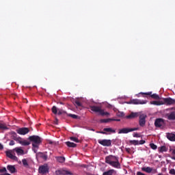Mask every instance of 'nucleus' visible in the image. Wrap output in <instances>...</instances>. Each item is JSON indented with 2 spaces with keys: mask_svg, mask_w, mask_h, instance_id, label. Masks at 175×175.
<instances>
[{
  "mask_svg": "<svg viewBox=\"0 0 175 175\" xmlns=\"http://www.w3.org/2000/svg\"><path fill=\"white\" fill-rule=\"evenodd\" d=\"M105 163H107L115 169H121V163L118 160V157L114 155H109L105 157Z\"/></svg>",
  "mask_w": 175,
  "mask_h": 175,
  "instance_id": "obj_1",
  "label": "nucleus"
},
{
  "mask_svg": "<svg viewBox=\"0 0 175 175\" xmlns=\"http://www.w3.org/2000/svg\"><path fill=\"white\" fill-rule=\"evenodd\" d=\"M28 139L32 143L33 151L35 153L38 152L39 146H40V143H42V138L38 135H31L29 136Z\"/></svg>",
  "mask_w": 175,
  "mask_h": 175,
  "instance_id": "obj_2",
  "label": "nucleus"
},
{
  "mask_svg": "<svg viewBox=\"0 0 175 175\" xmlns=\"http://www.w3.org/2000/svg\"><path fill=\"white\" fill-rule=\"evenodd\" d=\"M90 110H92V111H94V113H99L100 116H110V113L109 112H105V110L102 109V107H100L90 105Z\"/></svg>",
  "mask_w": 175,
  "mask_h": 175,
  "instance_id": "obj_3",
  "label": "nucleus"
},
{
  "mask_svg": "<svg viewBox=\"0 0 175 175\" xmlns=\"http://www.w3.org/2000/svg\"><path fill=\"white\" fill-rule=\"evenodd\" d=\"M135 131H139V127L135 128H123L120 130H119L118 133H129V132H133Z\"/></svg>",
  "mask_w": 175,
  "mask_h": 175,
  "instance_id": "obj_4",
  "label": "nucleus"
},
{
  "mask_svg": "<svg viewBox=\"0 0 175 175\" xmlns=\"http://www.w3.org/2000/svg\"><path fill=\"white\" fill-rule=\"evenodd\" d=\"M98 143L104 147L111 146V140L110 139H98Z\"/></svg>",
  "mask_w": 175,
  "mask_h": 175,
  "instance_id": "obj_5",
  "label": "nucleus"
},
{
  "mask_svg": "<svg viewBox=\"0 0 175 175\" xmlns=\"http://www.w3.org/2000/svg\"><path fill=\"white\" fill-rule=\"evenodd\" d=\"M128 105H146L147 103L146 100H142L139 99H133L131 100L130 102L127 103Z\"/></svg>",
  "mask_w": 175,
  "mask_h": 175,
  "instance_id": "obj_6",
  "label": "nucleus"
},
{
  "mask_svg": "<svg viewBox=\"0 0 175 175\" xmlns=\"http://www.w3.org/2000/svg\"><path fill=\"white\" fill-rule=\"evenodd\" d=\"M165 124V120L163 118H157L154 121V126L156 128H161V126H163Z\"/></svg>",
  "mask_w": 175,
  "mask_h": 175,
  "instance_id": "obj_7",
  "label": "nucleus"
},
{
  "mask_svg": "<svg viewBox=\"0 0 175 175\" xmlns=\"http://www.w3.org/2000/svg\"><path fill=\"white\" fill-rule=\"evenodd\" d=\"M38 172L40 174H46L49 173V167L47 165H40L38 168Z\"/></svg>",
  "mask_w": 175,
  "mask_h": 175,
  "instance_id": "obj_8",
  "label": "nucleus"
},
{
  "mask_svg": "<svg viewBox=\"0 0 175 175\" xmlns=\"http://www.w3.org/2000/svg\"><path fill=\"white\" fill-rule=\"evenodd\" d=\"M18 135H27L29 132V129L27 127H22L16 130Z\"/></svg>",
  "mask_w": 175,
  "mask_h": 175,
  "instance_id": "obj_9",
  "label": "nucleus"
},
{
  "mask_svg": "<svg viewBox=\"0 0 175 175\" xmlns=\"http://www.w3.org/2000/svg\"><path fill=\"white\" fill-rule=\"evenodd\" d=\"M56 175H72V172L65 170H57L55 171Z\"/></svg>",
  "mask_w": 175,
  "mask_h": 175,
  "instance_id": "obj_10",
  "label": "nucleus"
},
{
  "mask_svg": "<svg viewBox=\"0 0 175 175\" xmlns=\"http://www.w3.org/2000/svg\"><path fill=\"white\" fill-rule=\"evenodd\" d=\"M163 102H164L165 105H167V106L175 105V100L170 97L163 98Z\"/></svg>",
  "mask_w": 175,
  "mask_h": 175,
  "instance_id": "obj_11",
  "label": "nucleus"
},
{
  "mask_svg": "<svg viewBox=\"0 0 175 175\" xmlns=\"http://www.w3.org/2000/svg\"><path fill=\"white\" fill-rule=\"evenodd\" d=\"M139 94H141L142 95H149V96H150V98H152V99L159 100V95H158L157 94H152V92H146V93L141 92Z\"/></svg>",
  "mask_w": 175,
  "mask_h": 175,
  "instance_id": "obj_12",
  "label": "nucleus"
},
{
  "mask_svg": "<svg viewBox=\"0 0 175 175\" xmlns=\"http://www.w3.org/2000/svg\"><path fill=\"white\" fill-rule=\"evenodd\" d=\"M146 117L147 116L144 114L139 116V124L141 126H144V125H146Z\"/></svg>",
  "mask_w": 175,
  "mask_h": 175,
  "instance_id": "obj_13",
  "label": "nucleus"
},
{
  "mask_svg": "<svg viewBox=\"0 0 175 175\" xmlns=\"http://www.w3.org/2000/svg\"><path fill=\"white\" fill-rule=\"evenodd\" d=\"M5 154H6V157H8V158H10V159H12V161H18V159L17 157L12 154V152L10 150L5 151Z\"/></svg>",
  "mask_w": 175,
  "mask_h": 175,
  "instance_id": "obj_14",
  "label": "nucleus"
},
{
  "mask_svg": "<svg viewBox=\"0 0 175 175\" xmlns=\"http://www.w3.org/2000/svg\"><path fill=\"white\" fill-rule=\"evenodd\" d=\"M167 118L170 121H174L175 120V111H172L170 113L167 114Z\"/></svg>",
  "mask_w": 175,
  "mask_h": 175,
  "instance_id": "obj_15",
  "label": "nucleus"
},
{
  "mask_svg": "<svg viewBox=\"0 0 175 175\" xmlns=\"http://www.w3.org/2000/svg\"><path fill=\"white\" fill-rule=\"evenodd\" d=\"M37 157L38 158H41L42 159H43L44 161H47V155L46 154V153H43V152H38L37 154Z\"/></svg>",
  "mask_w": 175,
  "mask_h": 175,
  "instance_id": "obj_16",
  "label": "nucleus"
},
{
  "mask_svg": "<svg viewBox=\"0 0 175 175\" xmlns=\"http://www.w3.org/2000/svg\"><path fill=\"white\" fill-rule=\"evenodd\" d=\"M138 116H139L138 113L132 112L129 115L126 116V118H127L128 120H132V118H136V117H137Z\"/></svg>",
  "mask_w": 175,
  "mask_h": 175,
  "instance_id": "obj_17",
  "label": "nucleus"
},
{
  "mask_svg": "<svg viewBox=\"0 0 175 175\" xmlns=\"http://www.w3.org/2000/svg\"><path fill=\"white\" fill-rule=\"evenodd\" d=\"M7 169H8V170H9V172H10V173H12V174H13V173H16V167H14V165H8L7 166Z\"/></svg>",
  "mask_w": 175,
  "mask_h": 175,
  "instance_id": "obj_18",
  "label": "nucleus"
},
{
  "mask_svg": "<svg viewBox=\"0 0 175 175\" xmlns=\"http://www.w3.org/2000/svg\"><path fill=\"white\" fill-rule=\"evenodd\" d=\"M167 138L168 139V140H170V142H175V134L167 133Z\"/></svg>",
  "mask_w": 175,
  "mask_h": 175,
  "instance_id": "obj_19",
  "label": "nucleus"
},
{
  "mask_svg": "<svg viewBox=\"0 0 175 175\" xmlns=\"http://www.w3.org/2000/svg\"><path fill=\"white\" fill-rule=\"evenodd\" d=\"M66 144L67 147H70L72 148H75V147H77V144H76L73 142H66Z\"/></svg>",
  "mask_w": 175,
  "mask_h": 175,
  "instance_id": "obj_20",
  "label": "nucleus"
},
{
  "mask_svg": "<svg viewBox=\"0 0 175 175\" xmlns=\"http://www.w3.org/2000/svg\"><path fill=\"white\" fill-rule=\"evenodd\" d=\"M14 150L16 151V152L18 155H23V154H24V150H23L20 148H16L14 149Z\"/></svg>",
  "mask_w": 175,
  "mask_h": 175,
  "instance_id": "obj_21",
  "label": "nucleus"
},
{
  "mask_svg": "<svg viewBox=\"0 0 175 175\" xmlns=\"http://www.w3.org/2000/svg\"><path fill=\"white\" fill-rule=\"evenodd\" d=\"M142 172H146V173H151L152 172V168L150 167H144L142 168Z\"/></svg>",
  "mask_w": 175,
  "mask_h": 175,
  "instance_id": "obj_22",
  "label": "nucleus"
},
{
  "mask_svg": "<svg viewBox=\"0 0 175 175\" xmlns=\"http://www.w3.org/2000/svg\"><path fill=\"white\" fill-rule=\"evenodd\" d=\"M56 161L59 162V163H64L65 162V157H56Z\"/></svg>",
  "mask_w": 175,
  "mask_h": 175,
  "instance_id": "obj_23",
  "label": "nucleus"
},
{
  "mask_svg": "<svg viewBox=\"0 0 175 175\" xmlns=\"http://www.w3.org/2000/svg\"><path fill=\"white\" fill-rule=\"evenodd\" d=\"M159 152H166V151H167V148H166V146H163L159 148Z\"/></svg>",
  "mask_w": 175,
  "mask_h": 175,
  "instance_id": "obj_24",
  "label": "nucleus"
},
{
  "mask_svg": "<svg viewBox=\"0 0 175 175\" xmlns=\"http://www.w3.org/2000/svg\"><path fill=\"white\" fill-rule=\"evenodd\" d=\"M22 163L25 167H29V164H28V161L26 159L22 160Z\"/></svg>",
  "mask_w": 175,
  "mask_h": 175,
  "instance_id": "obj_25",
  "label": "nucleus"
},
{
  "mask_svg": "<svg viewBox=\"0 0 175 175\" xmlns=\"http://www.w3.org/2000/svg\"><path fill=\"white\" fill-rule=\"evenodd\" d=\"M103 131L104 132H111L112 133H116V130L111 128H105Z\"/></svg>",
  "mask_w": 175,
  "mask_h": 175,
  "instance_id": "obj_26",
  "label": "nucleus"
},
{
  "mask_svg": "<svg viewBox=\"0 0 175 175\" xmlns=\"http://www.w3.org/2000/svg\"><path fill=\"white\" fill-rule=\"evenodd\" d=\"M11 135H12V139L13 140H16L18 137V135H17V133H16V132L14 131H12L11 133Z\"/></svg>",
  "mask_w": 175,
  "mask_h": 175,
  "instance_id": "obj_27",
  "label": "nucleus"
},
{
  "mask_svg": "<svg viewBox=\"0 0 175 175\" xmlns=\"http://www.w3.org/2000/svg\"><path fill=\"white\" fill-rule=\"evenodd\" d=\"M113 172H114V170H109L103 174V175H113Z\"/></svg>",
  "mask_w": 175,
  "mask_h": 175,
  "instance_id": "obj_28",
  "label": "nucleus"
},
{
  "mask_svg": "<svg viewBox=\"0 0 175 175\" xmlns=\"http://www.w3.org/2000/svg\"><path fill=\"white\" fill-rule=\"evenodd\" d=\"M151 105H155L156 106H161V105H163V103H161V101H152Z\"/></svg>",
  "mask_w": 175,
  "mask_h": 175,
  "instance_id": "obj_29",
  "label": "nucleus"
},
{
  "mask_svg": "<svg viewBox=\"0 0 175 175\" xmlns=\"http://www.w3.org/2000/svg\"><path fill=\"white\" fill-rule=\"evenodd\" d=\"M21 146H29V144H31V143L27 140H22L21 142Z\"/></svg>",
  "mask_w": 175,
  "mask_h": 175,
  "instance_id": "obj_30",
  "label": "nucleus"
},
{
  "mask_svg": "<svg viewBox=\"0 0 175 175\" xmlns=\"http://www.w3.org/2000/svg\"><path fill=\"white\" fill-rule=\"evenodd\" d=\"M116 120L114 119H101L100 122H110V121H115Z\"/></svg>",
  "mask_w": 175,
  "mask_h": 175,
  "instance_id": "obj_31",
  "label": "nucleus"
},
{
  "mask_svg": "<svg viewBox=\"0 0 175 175\" xmlns=\"http://www.w3.org/2000/svg\"><path fill=\"white\" fill-rule=\"evenodd\" d=\"M70 139L72 140V142H75V143H80V141L79 140L78 137H71Z\"/></svg>",
  "mask_w": 175,
  "mask_h": 175,
  "instance_id": "obj_32",
  "label": "nucleus"
},
{
  "mask_svg": "<svg viewBox=\"0 0 175 175\" xmlns=\"http://www.w3.org/2000/svg\"><path fill=\"white\" fill-rule=\"evenodd\" d=\"M129 143L130 144H133L134 146H139V141L137 140H131Z\"/></svg>",
  "mask_w": 175,
  "mask_h": 175,
  "instance_id": "obj_33",
  "label": "nucleus"
},
{
  "mask_svg": "<svg viewBox=\"0 0 175 175\" xmlns=\"http://www.w3.org/2000/svg\"><path fill=\"white\" fill-rule=\"evenodd\" d=\"M52 112L53 113V114H57L58 113V109H57V107L53 106L52 107Z\"/></svg>",
  "mask_w": 175,
  "mask_h": 175,
  "instance_id": "obj_34",
  "label": "nucleus"
},
{
  "mask_svg": "<svg viewBox=\"0 0 175 175\" xmlns=\"http://www.w3.org/2000/svg\"><path fill=\"white\" fill-rule=\"evenodd\" d=\"M150 147L152 150H157V148H158V146H157L155 144H150Z\"/></svg>",
  "mask_w": 175,
  "mask_h": 175,
  "instance_id": "obj_35",
  "label": "nucleus"
},
{
  "mask_svg": "<svg viewBox=\"0 0 175 175\" xmlns=\"http://www.w3.org/2000/svg\"><path fill=\"white\" fill-rule=\"evenodd\" d=\"M116 116L118 117H124V116H125V113H124V112L118 111L117 112Z\"/></svg>",
  "mask_w": 175,
  "mask_h": 175,
  "instance_id": "obj_36",
  "label": "nucleus"
},
{
  "mask_svg": "<svg viewBox=\"0 0 175 175\" xmlns=\"http://www.w3.org/2000/svg\"><path fill=\"white\" fill-rule=\"evenodd\" d=\"M15 142H18L19 143V144H21L22 142H23V138H21V137H18L16 139Z\"/></svg>",
  "mask_w": 175,
  "mask_h": 175,
  "instance_id": "obj_37",
  "label": "nucleus"
},
{
  "mask_svg": "<svg viewBox=\"0 0 175 175\" xmlns=\"http://www.w3.org/2000/svg\"><path fill=\"white\" fill-rule=\"evenodd\" d=\"M0 173H8V170H6V167H3L0 169Z\"/></svg>",
  "mask_w": 175,
  "mask_h": 175,
  "instance_id": "obj_38",
  "label": "nucleus"
},
{
  "mask_svg": "<svg viewBox=\"0 0 175 175\" xmlns=\"http://www.w3.org/2000/svg\"><path fill=\"white\" fill-rule=\"evenodd\" d=\"M68 117H71V118H74L75 120H76V118H77V116L75 114H72V113H69Z\"/></svg>",
  "mask_w": 175,
  "mask_h": 175,
  "instance_id": "obj_39",
  "label": "nucleus"
},
{
  "mask_svg": "<svg viewBox=\"0 0 175 175\" xmlns=\"http://www.w3.org/2000/svg\"><path fill=\"white\" fill-rule=\"evenodd\" d=\"M0 129H8V127H6V125L0 123Z\"/></svg>",
  "mask_w": 175,
  "mask_h": 175,
  "instance_id": "obj_40",
  "label": "nucleus"
},
{
  "mask_svg": "<svg viewBox=\"0 0 175 175\" xmlns=\"http://www.w3.org/2000/svg\"><path fill=\"white\" fill-rule=\"evenodd\" d=\"M170 174H174V175H175V170L174 169H171L170 170Z\"/></svg>",
  "mask_w": 175,
  "mask_h": 175,
  "instance_id": "obj_41",
  "label": "nucleus"
},
{
  "mask_svg": "<svg viewBox=\"0 0 175 175\" xmlns=\"http://www.w3.org/2000/svg\"><path fill=\"white\" fill-rule=\"evenodd\" d=\"M14 144H16V143L14 140H11L9 143V146H14Z\"/></svg>",
  "mask_w": 175,
  "mask_h": 175,
  "instance_id": "obj_42",
  "label": "nucleus"
},
{
  "mask_svg": "<svg viewBox=\"0 0 175 175\" xmlns=\"http://www.w3.org/2000/svg\"><path fill=\"white\" fill-rule=\"evenodd\" d=\"M158 172L157 171V169H152V172L151 173H152V174H157Z\"/></svg>",
  "mask_w": 175,
  "mask_h": 175,
  "instance_id": "obj_43",
  "label": "nucleus"
},
{
  "mask_svg": "<svg viewBox=\"0 0 175 175\" xmlns=\"http://www.w3.org/2000/svg\"><path fill=\"white\" fill-rule=\"evenodd\" d=\"M133 137H140V135L137 133H135L133 135Z\"/></svg>",
  "mask_w": 175,
  "mask_h": 175,
  "instance_id": "obj_44",
  "label": "nucleus"
},
{
  "mask_svg": "<svg viewBox=\"0 0 175 175\" xmlns=\"http://www.w3.org/2000/svg\"><path fill=\"white\" fill-rule=\"evenodd\" d=\"M75 104H76L77 106H78V107L81 106V103H80L79 101H75Z\"/></svg>",
  "mask_w": 175,
  "mask_h": 175,
  "instance_id": "obj_45",
  "label": "nucleus"
},
{
  "mask_svg": "<svg viewBox=\"0 0 175 175\" xmlns=\"http://www.w3.org/2000/svg\"><path fill=\"white\" fill-rule=\"evenodd\" d=\"M144 143H146V141H144V140H140L139 142V144H144Z\"/></svg>",
  "mask_w": 175,
  "mask_h": 175,
  "instance_id": "obj_46",
  "label": "nucleus"
},
{
  "mask_svg": "<svg viewBox=\"0 0 175 175\" xmlns=\"http://www.w3.org/2000/svg\"><path fill=\"white\" fill-rule=\"evenodd\" d=\"M97 133H101L102 135H106V132H104V131H97Z\"/></svg>",
  "mask_w": 175,
  "mask_h": 175,
  "instance_id": "obj_47",
  "label": "nucleus"
},
{
  "mask_svg": "<svg viewBox=\"0 0 175 175\" xmlns=\"http://www.w3.org/2000/svg\"><path fill=\"white\" fill-rule=\"evenodd\" d=\"M58 116H61V114H62V111L59 110L57 112Z\"/></svg>",
  "mask_w": 175,
  "mask_h": 175,
  "instance_id": "obj_48",
  "label": "nucleus"
},
{
  "mask_svg": "<svg viewBox=\"0 0 175 175\" xmlns=\"http://www.w3.org/2000/svg\"><path fill=\"white\" fill-rule=\"evenodd\" d=\"M0 150H3V145L0 144Z\"/></svg>",
  "mask_w": 175,
  "mask_h": 175,
  "instance_id": "obj_49",
  "label": "nucleus"
},
{
  "mask_svg": "<svg viewBox=\"0 0 175 175\" xmlns=\"http://www.w3.org/2000/svg\"><path fill=\"white\" fill-rule=\"evenodd\" d=\"M130 150H131V149H129V148H126V151L127 152H129Z\"/></svg>",
  "mask_w": 175,
  "mask_h": 175,
  "instance_id": "obj_50",
  "label": "nucleus"
},
{
  "mask_svg": "<svg viewBox=\"0 0 175 175\" xmlns=\"http://www.w3.org/2000/svg\"><path fill=\"white\" fill-rule=\"evenodd\" d=\"M172 154H174V155H175V149L172 150Z\"/></svg>",
  "mask_w": 175,
  "mask_h": 175,
  "instance_id": "obj_51",
  "label": "nucleus"
},
{
  "mask_svg": "<svg viewBox=\"0 0 175 175\" xmlns=\"http://www.w3.org/2000/svg\"><path fill=\"white\" fill-rule=\"evenodd\" d=\"M59 105H64V103L59 102Z\"/></svg>",
  "mask_w": 175,
  "mask_h": 175,
  "instance_id": "obj_52",
  "label": "nucleus"
},
{
  "mask_svg": "<svg viewBox=\"0 0 175 175\" xmlns=\"http://www.w3.org/2000/svg\"><path fill=\"white\" fill-rule=\"evenodd\" d=\"M49 144H53V142L50 141Z\"/></svg>",
  "mask_w": 175,
  "mask_h": 175,
  "instance_id": "obj_53",
  "label": "nucleus"
},
{
  "mask_svg": "<svg viewBox=\"0 0 175 175\" xmlns=\"http://www.w3.org/2000/svg\"><path fill=\"white\" fill-rule=\"evenodd\" d=\"M116 121H120V120H116Z\"/></svg>",
  "mask_w": 175,
  "mask_h": 175,
  "instance_id": "obj_54",
  "label": "nucleus"
},
{
  "mask_svg": "<svg viewBox=\"0 0 175 175\" xmlns=\"http://www.w3.org/2000/svg\"><path fill=\"white\" fill-rule=\"evenodd\" d=\"M56 121H58V119H57V118H56Z\"/></svg>",
  "mask_w": 175,
  "mask_h": 175,
  "instance_id": "obj_55",
  "label": "nucleus"
},
{
  "mask_svg": "<svg viewBox=\"0 0 175 175\" xmlns=\"http://www.w3.org/2000/svg\"><path fill=\"white\" fill-rule=\"evenodd\" d=\"M159 175H162V174H159Z\"/></svg>",
  "mask_w": 175,
  "mask_h": 175,
  "instance_id": "obj_56",
  "label": "nucleus"
},
{
  "mask_svg": "<svg viewBox=\"0 0 175 175\" xmlns=\"http://www.w3.org/2000/svg\"><path fill=\"white\" fill-rule=\"evenodd\" d=\"M92 131H95V130H94V129H92Z\"/></svg>",
  "mask_w": 175,
  "mask_h": 175,
  "instance_id": "obj_57",
  "label": "nucleus"
},
{
  "mask_svg": "<svg viewBox=\"0 0 175 175\" xmlns=\"http://www.w3.org/2000/svg\"><path fill=\"white\" fill-rule=\"evenodd\" d=\"M0 175H3V174H0Z\"/></svg>",
  "mask_w": 175,
  "mask_h": 175,
  "instance_id": "obj_58",
  "label": "nucleus"
}]
</instances>
